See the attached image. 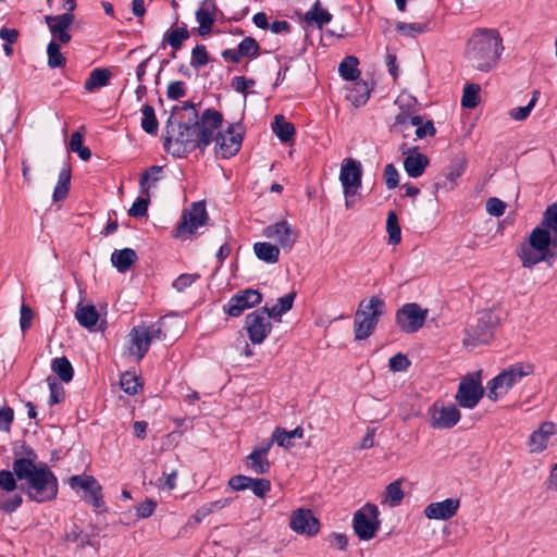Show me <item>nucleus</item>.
I'll list each match as a JSON object with an SVG mask.
<instances>
[{
    "label": "nucleus",
    "instance_id": "nucleus-1",
    "mask_svg": "<svg viewBox=\"0 0 557 557\" xmlns=\"http://www.w3.org/2000/svg\"><path fill=\"white\" fill-rule=\"evenodd\" d=\"M222 124L223 115L215 109L208 108L199 115L191 101L174 106L165 123L163 148L174 158H186L195 150L203 153L215 141V153L230 159L240 150L244 132H235L242 128V123H231L221 132Z\"/></svg>",
    "mask_w": 557,
    "mask_h": 557
},
{
    "label": "nucleus",
    "instance_id": "nucleus-2",
    "mask_svg": "<svg viewBox=\"0 0 557 557\" xmlns=\"http://www.w3.org/2000/svg\"><path fill=\"white\" fill-rule=\"evenodd\" d=\"M13 470L20 481L26 480V487L21 484L28 498L36 503L53 500L59 491L58 478L47 463L41 462L39 467L30 461L14 459Z\"/></svg>",
    "mask_w": 557,
    "mask_h": 557
},
{
    "label": "nucleus",
    "instance_id": "nucleus-3",
    "mask_svg": "<svg viewBox=\"0 0 557 557\" xmlns=\"http://www.w3.org/2000/svg\"><path fill=\"white\" fill-rule=\"evenodd\" d=\"M503 39L495 29H480L468 40L466 54L472 66L481 72L491 71L504 49Z\"/></svg>",
    "mask_w": 557,
    "mask_h": 557
},
{
    "label": "nucleus",
    "instance_id": "nucleus-4",
    "mask_svg": "<svg viewBox=\"0 0 557 557\" xmlns=\"http://www.w3.org/2000/svg\"><path fill=\"white\" fill-rule=\"evenodd\" d=\"M386 304L379 296H372L368 300L359 302L354 318L355 339H367L375 330L380 317L384 314Z\"/></svg>",
    "mask_w": 557,
    "mask_h": 557
},
{
    "label": "nucleus",
    "instance_id": "nucleus-5",
    "mask_svg": "<svg viewBox=\"0 0 557 557\" xmlns=\"http://www.w3.org/2000/svg\"><path fill=\"white\" fill-rule=\"evenodd\" d=\"M548 240L549 237L546 232L531 231L528 242L522 243L517 250V256L523 268L532 269L541 262H544L546 267L550 265L549 259L553 247Z\"/></svg>",
    "mask_w": 557,
    "mask_h": 557
},
{
    "label": "nucleus",
    "instance_id": "nucleus-6",
    "mask_svg": "<svg viewBox=\"0 0 557 557\" xmlns=\"http://www.w3.org/2000/svg\"><path fill=\"white\" fill-rule=\"evenodd\" d=\"M534 372V366L532 363H515L508 369L503 370L494 379L487 383V397L495 401L499 397L506 395L508 391L522 377L528 376Z\"/></svg>",
    "mask_w": 557,
    "mask_h": 557
},
{
    "label": "nucleus",
    "instance_id": "nucleus-7",
    "mask_svg": "<svg viewBox=\"0 0 557 557\" xmlns=\"http://www.w3.org/2000/svg\"><path fill=\"white\" fill-rule=\"evenodd\" d=\"M499 317L492 310H485L480 313L475 324L467 330V336L463 338L466 346H476L488 344L494 337V331L499 324Z\"/></svg>",
    "mask_w": 557,
    "mask_h": 557
},
{
    "label": "nucleus",
    "instance_id": "nucleus-8",
    "mask_svg": "<svg viewBox=\"0 0 557 557\" xmlns=\"http://www.w3.org/2000/svg\"><path fill=\"white\" fill-rule=\"evenodd\" d=\"M379 508L374 504H366L354 515L352 527L356 535L362 541H369L375 536L380 529Z\"/></svg>",
    "mask_w": 557,
    "mask_h": 557
},
{
    "label": "nucleus",
    "instance_id": "nucleus-9",
    "mask_svg": "<svg viewBox=\"0 0 557 557\" xmlns=\"http://www.w3.org/2000/svg\"><path fill=\"white\" fill-rule=\"evenodd\" d=\"M268 307H261L248 313L245 319V329L248 338L255 345L262 344L272 331Z\"/></svg>",
    "mask_w": 557,
    "mask_h": 557
},
{
    "label": "nucleus",
    "instance_id": "nucleus-10",
    "mask_svg": "<svg viewBox=\"0 0 557 557\" xmlns=\"http://www.w3.org/2000/svg\"><path fill=\"white\" fill-rule=\"evenodd\" d=\"M209 220V215L203 201L193 202L189 209H185L175 227V237H185L194 232Z\"/></svg>",
    "mask_w": 557,
    "mask_h": 557
},
{
    "label": "nucleus",
    "instance_id": "nucleus-11",
    "mask_svg": "<svg viewBox=\"0 0 557 557\" xmlns=\"http://www.w3.org/2000/svg\"><path fill=\"white\" fill-rule=\"evenodd\" d=\"M426 315V309H422L416 302H408L396 311L395 320L401 332L412 334L423 326Z\"/></svg>",
    "mask_w": 557,
    "mask_h": 557
},
{
    "label": "nucleus",
    "instance_id": "nucleus-12",
    "mask_svg": "<svg viewBox=\"0 0 557 557\" xmlns=\"http://www.w3.org/2000/svg\"><path fill=\"white\" fill-rule=\"evenodd\" d=\"M483 396L484 388L481 384L480 375L478 374V377H473L468 374L461 379L455 399L460 407L472 409Z\"/></svg>",
    "mask_w": 557,
    "mask_h": 557
},
{
    "label": "nucleus",
    "instance_id": "nucleus-13",
    "mask_svg": "<svg viewBox=\"0 0 557 557\" xmlns=\"http://www.w3.org/2000/svg\"><path fill=\"white\" fill-rule=\"evenodd\" d=\"M262 301V294L252 288H246L237 292L223 306V311L230 317H239L246 309L253 308Z\"/></svg>",
    "mask_w": 557,
    "mask_h": 557
},
{
    "label": "nucleus",
    "instance_id": "nucleus-14",
    "mask_svg": "<svg viewBox=\"0 0 557 557\" xmlns=\"http://www.w3.org/2000/svg\"><path fill=\"white\" fill-rule=\"evenodd\" d=\"M263 235L267 238L274 239L284 251H290L299 237V232L293 228L287 221L282 220L268 225Z\"/></svg>",
    "mask_w": 557,
    "mask_h": 557
},
{
    "label": "nucleus",
    "instance_id": "nucleus-15",
    "mask_svg": "<svg viewBox=\"0 0 557 557\" xmlns=\"http://www.w3.org/2000/svg\"><path fill=\"white\" fill-rule=\"evenodd\" d=\"M467 163V159L463 156L453 159L450 164L436 177L433 184L434 191L453 190L457 185V180L465 173Z\"/></svg>",
    "mask_w": 557,
    "mask_h": 557
},
{
    "label": "nucleus",
    "instance_id": "nucleus-16",
    "mask_svg": "<svg viewBox=\"0 0 557 557\" xmlns=\"http://www.w3.org/2000/svg\"><path fill=\"white\" fill-rule=\"evenodd\" d=\"M293 531L308 536L315 535L320 530V521L311 509L299 508L293 511L289 520Z\"/></svg>",
    "mask_w": 557,
    "mask_h": 557
},
{
    "label": "nucleus",
    "instance_id": "nucleus-17",
    "mask_svg": "<svg viewBox=\"0 0 557 557\" xmlns=\"http://www.w3.org/2000/svg\"><path fill=\"white\" fill-rule=\"evenodd\" d=\"M429 413L431 416V426L434 429H450L455 426L461 418L459 409L454 404L441 407L433 404L429 409Z\"/></svg>",
    "mask_w": 557,
    "mask_h": 557
},
{
    "label": "nucleus",
    "instance_id": "nucleus-18",
    "mask_svg": "<svg viewBox=\"0 0 557 557\" xmlns=\"http://www.w3.org/2000/svg\"><path fill=\"white\" fill-rule=\"evenodd\" d=\"M228 486L234 491H245L251 488L253 494L263 498L271 490V482L264 478H250L247 475L238 474L228 480Z\"/></svg>",
    "mask_w": 557,
    "mask_h": 557
},
{
    "label": "nucleus",
    "instance_id": "nucleus-19",
    "mask_svg": "<svg viewBox=\"0 0 557 557\" xmlns=\"http://www.w3.org/2000/svg\"><path fill=\"white\" fill-rule=\"evenodd\" d=\"M361 178L362 169L360 162L352 158L345 159L339 173L344 194H348L349 188L359 189L361 187Z\"/></svg>",
    "mask_w": 557,
    "mask_h": 557
},
{
    "label": "nucleus",
    "instance_id": "nucleus-20",
    "mask_svg": "<svg viewBox=\"0 0 557 557\" xmlns=\"http://www.w3.org/2000/svg\"><path fill=\"white\" fill-rule=\"evenodd\" d=\"M45 21L53 38L58 39L61 44L71 41V35L67 30L74 22V14L65 12L60 15H47Z\"/></svg>",
    "mask_w": 557,
    "mask_h": 557
},
{
    "label": "nucleus",
    "instance_id": "nucleus-21",
    "mask_svg": "<svg viewBox=\"0 0 557 557\" xmlns=\"http://www.w3.org/2000/svg\"><path fill=\"white\" fill-rule=\"evenodd\" d=\"M460 502L457 498H446L443 502L431 503L424 508V515L432 520H448L456 516Z\"/></svg>",
    "mask_w": 557,
    "mask_h": 557
},
{
    "label": "nucleus",
    "instance_id": "nucleus-22",
    "mask_svg": "<svg viewBox=\"0 0 557 557\" xmlns=\"http://www.w3.org/2000/svg\"><path fill=\"white\" fill-rule=\"evenodd\" d=\"M557 433V424L552 421H545L539 429L533 431L529 437L530 453H541L547 447L549 436Z\"/></svg>",
    "mask_w": 557,
    "mask_h": 557
},
{
    "label": "nucleus",
    "instance_id": "nucleus-23",
    "mask_svg": "<svg viewBox=\"0 0 557 557\" xmlns=\"http://www.w3.org/2000/svg\"><path fill=\"white\" fill-rule=\"evenodd\" d=\"M218 10L215 0H205L202 5L196 11V20L199 23L197 33L199 36H207L215 22V11Z\"/></svg>",
    "mask_w": 557,
    "mask_h": 557
},
{
    "label": "nucleus",
    "instance_id": "nucleus-24",
    "mask_svg": "<svg viewBox=\"0 0 557 557\" xmlns=\"http://www.w3.org/2000/svg\"><path fill=\"white\" fill-rule=\"evenodd\" d=\"M418 147L412 151L414 153L408 154L404 160V169L410 177L417 178L421 176L430 163L429 158L420 152H417Z\"/></svg>",
    "mask_w": 557,
    "mask_h": 557
},
{
    "label": "nucleus",
    "instance_id": "nucleus-25",
    "mask_svg": "<svg viewBox=\"0 0 557 557\" xmlns=\"http://www.w3.org/2000/svg\"><path fill=\"white\" fill-rule=\"evenodd\" d=\"M189 36L190 32L187 29L186 24H183L182 27L171 28L165 32L161 46L164 47L169 45L173 49L171 57L174 59L176 58V51L183 47L184 41L187 40Z\"/></svg>",
    "mask_w": 557,
    "mask_h": 557
},
{
    "label": "nucleus",
    "instance_id": "nucleus-26",
    "mask_svg": "<svg viewBox=\"0 0 557 557\" xmlns=\"http://www.w3.org/2000/svg\"><path fill=\"white\" fill-rule=\"evenodd\" d=\"M332 18L333 15L322 7L320 0H317L311 9L304 15V21L308 25H315L319 29H322Z\"/></svg>",
    "mask_w": 557,
    "mask_h": 557
},
{
    "label": "nucleus",
    "instance_id": "nucleus-27",
    "mask_svg": "<svg viewBox=\"0 0 557 557\" xmlns=\"http://www.w3.org/2000/svg\"><path fill=\"white\" fill-rule=\"evenodd\" d=\"M137 260L138 256L132 248L116 249L111 255L112 265L115 267L120 273H125Z\"/></svg>",
    "mask_w": 557,
    "mask_h": 557
},
{
    "label": "nucleus",
    "instance_id": "nucleus-28",
    "mask_svg": "<svg viewBox=\"0 0 557 557\" xmlns=\"http://www.w3.org/2000/svg\"><path fill=\"white\" fill-rule=\"evenodd\" d=\"M352 88L349 89L346 99L349 100L356 108L367 103L370 98L372 88L364 81H354Z\"/></svg>",
    "mask_w": 557,
    "mask_h": 557
},
{
    "label": "nucleus",
    "instance_id": "nucleus-29",
    "mask_svg": "<svg viewBox=\"0 0 557 557\" xmlns=\"http://www.w3.org/2000/svg\"><path fill=\"white\" fill-rule=\"evenodd\" d=\"M304 429L296 426L292 431H286L283 428L276 426L272 433V442H275L280 447L290 448L294 446V438H302Z\"/></svg>",
    "mask_w": 557,
    "mask_h": 557
},
{
    "label": "nucleus",
    "instance_id": "nucleus-30",
    "mask_svg": "<svg viewBox=\"0 0 557 557\" xmlns=\"http://www.w3.org/2000/svg\"><path fill=\"white\" fill-rule=\"evenodd\" d=\"M71 166L69 164H65L59 173L58 183L53 190L52 197L55 202L62 201L67 197L71 186Z\"/></svg>",
    "mask_w": 557,
    "mask_h": 557
},
{
    "label": "nucleus",
    "instance_id": "nucleus-31",
    "mask_svg": "<svg viewBox=\"0 0 557 557\" xmlns=\"http://www.w3.org/2000/svg\"><path fill=\"white\" fill-rule=\"evenodd\" d=\"M257 258L267 263H276L280 257V247L267 242H258L253 245Z\"/></svg>",
    "mask_w": 557,
    "mask_h": 557
},
{
    "label": "nucleus",
    "instance_id": "nucleus-32",
    "mask_svg": "<svg viewBox=\"0 0 557 557\" xmlns=\"http://www.w3.org/2000/svg\"><path fill=\"white\" fill-rule=\"evenodd\" d=\"M111 75L112 73L109 69H94L85 81L84 88L87 91H94L97 88L104 87L109 84Z\"/></svg>",
    "mask_w": 557,
    "mask_h": 557
},
{
    "label": "nucleus",
    "instance_id": "nucleus-33",
    "mask_svg": "<svg viewBox=\"0 0 557 557\" xmlns=\"http://www.w3.org/2000/svg\"><path fill=\"white\" fill-rule=\"evenodd\" d=\"M272 129L282 143H289L296 133L295 126L287 122L283 115L274 116Z\"/></svg>",
    "mask_w": 557,
    "mask_h": 557
},
{
    "label": "nucleus",
    "instance_id": "nucleus-34",
    "mask_svg": "<svg viewBox=\"0 0 557 557\" xmlns=\"http://www.w3.org/2000/svg\"><path fill=\"white\" fill-rule=\"evenodd\" d=\"M129 336L133 347L136 348L135 354H137L138 358L141 359L150 347L149 337L145 332V326L133 327Z\"/></svg>",
    "mask_w": 557,
    "mask_h": 557
},
{
    "label": "nucleus",
    "instance_id": "nucleus-35",
    "mask_svg": "<svg viewBox=\"0 0 557 557\" xmlns=\"http://www.w3.org/2000/svg\"><path fill=\"white\" fill-rule=\"evenodd\" d=\"M75 318L82 326L90 330L97 324L99 313L94 305L78 306Z\"/></svg>",
    "mask_w": 557,
    "mask_h": 557
},
{
    "label": "nucleus",
    "instance_id": "nucleus-36",
    "mask_svg": "<svg viewBox=\"0 0 557 557\" xmlns=\"http://www.w3.org/2000/svg\"><path fill=\"white\" fill-rule=\"evenodd\" d=\"M532 231L544 233H547V231H553L554 233H557V201L547 206L543 212L540 224Z\"/></svg>",
    "mask_w": 557,
    "mask_h": 557
},
{
    "label": "nucleus",
    "instance_id": "nucleus-37",
    "mask_svg": "<svg viewBox=\"0 0 557 557\" xmlns=\"http://www.w3.org/2000/svg\"><path fill=\"white\" fill-rule=\"evenodd\" d=\"M163 171V166L161 165H152L146 171H144L140 175L139 186L141 194L149 196V190L152 186L156 185L157 182L161 180V173Z\"/></svg>",
    "mask_w": 557,
    "mask_h": 557
},
{
    "label": "nucleus",
    "instance_id": "nucleus-38",
    "mask_svg": "<svg viewBox=\"0 0 557 557\" xmlns=\"http://www.w3.org/2000/svg\"><path fill=\"white\" fill-rule=\"evenodd\" d=\"M359 60L355 55H347L338 66L341 76L346 81H356L360 74Z\"/></svg>",
    "mask_w": 557,
    "mask_h": 557
},
{
    "label": "nucleus",
    "instance_id": "nucleus-39",
    "mask_svg": "<svg viewBox=\"0 0 557 557\" xmlns=\"http://www.w3.org/2000/svg\"><path fill=\"white\" fill-rule=\"evenodd\" d=\"M51 369L62 382L67 383L72 381L74 370L66 357L54 358L51 362Z\"/></svg>",
    "mask_w": 557,
    "mask_h": 557
},
{
    "label": "nucleus",
    "instance_id": "nucleus-40",
    "mask_svg": "<svg viewBox=\"0 0 557 557\" xmlns=\"http://www.w3.org/2000/svg\"><path fill=\"white\" fill-rule=\"evenodd\" d=\"M143 119L141 128L149 135H157L159 129V123L156 117V112L152 106L144 104L141 108Z\"/></svg>",
    "mask_w": 557,
    "mask_h": 557
},
{
    "label": "nucleus",
    "instance_id": "nucleus-41",
    "mask_svg": "<svg viewBox=\"0 0 557 557\" xmlns=\"http://www.w3.org/2000/svg\"><path fill=\"white\" fill-rule=\"evenodd\" d=\"M296 298V292H290L286 294L285 296L277 299V304L272 306L271 308H268V311L270 313V317L273 319L281 318L283 314L288 312L294 305V300Z\"/></svg>",
    "mask_w": 557,
    "mask_h": 557
},
{
    "label": "nucleus",
    "instance_id": "nucleus-42",
    "mask_svg": "<svg viewBox=\"0 0 557 557\" xmlns=\"http://www.w3.org/2000/svg\"><path fill=\"white\" fill-rule=\"evenodd\" d=\"M47 64L50 69L64 67L66 58L61 52V47L54 40H51L47 46Z\"/></svg>",
    "mask_w": 557,
    "mask_h": 557
},
{
    "label": "nucleus",
    "instance_id": "nucleus-43",
    "mask_svg": "<svg viewBox=\"0 0 557 557\" xmlns=\"http://www.w3.org/2000/svg\"><path fill=\"white\" fill-rule=\"evenodd\" d=\"M386 232L388 234V244L398 245L401 240V228L395 211L391 210L386 218Z\"/></svg>",
    "mask_w": 557,
    "mask_h": 557
},
{
    "label": "nucleus",
    "instance_id": "nucleus-44",
    "mask_svg": "<svg viewBox=\"0 0 557 557\" xmlns=\"http://www.w3.org/2000/svg\"><path fill=\"white\" fill-rule=\"evenodd\" d=\"M480 90L479 84L471 83L466 85L461 97V106L467 109L475 108L480 103Z\"/></svg>",
    "mask_w": 557,
    "mask_h": 557
},
{
    "label": "nucleus",
    "instance_id": "nucleus-45",
    "mask_svg": "<svg viewBox=\"0 0 557 557\" xmlns=\"http://www.w3.org/2000/svg\"><path fill=\"white\" fill-rule=\"evenodd\" d=\"M247 466L257 474H265L271 468L270 461L255 450L247 456Z\"/></svg>",
    "mask_w": 557,
    "mask_h": 557
},
{
    "label": "nucleus",
    "instance_id": "nucleus-46",
    "mask_svg": "<svg viewBox=\"0 0 557 557\" xmlns=\"http://www.w3.org/2000/svg\"><path fill=\"white\" fill-rule=\"evenodd\" d=\"M238 54L242 58L256 59L260 53V45L253 37H245L238 44Z\"/></svg>",
    "mask_w": 557,
    "mask_h": 557
},
{
    "label": "nucleus",
    "instance_id": "nucleus-47",
    "mask_svg": "<svg viewBox=\"0 0 557 557\" xmlns=\"http://www.w3.org/2000/svg\"><path fill=\"white\" fill-rule=\"evenodd\" d=\"M69 149L73 152H77L78 157L83 161H88L91 157V151L88 147L83 144V135L79 132H75L72 134Z\"/></svg>",
    "mask_w": 557,
    "mask_h": 557
},
{
    "label": "nucleus",
    "instance_id": "nucleus-48",
    "mask_svg": "<svg viewBox=\"0 0 557 557\" xmlns=\"http://www.w3.org/2000/svg\"><path fill=\"white\" fill-rule=\"evenodd\" d=\"M429 22L425 23H405L398 22L396 24V30L404 34L407 37L414 38L416 36L425 33Z\"/></svg>",
    "mask_w": 557,
    "mask_h": 557
},
{
    "label": "nucleus",
    "instance_id": "nucleus-49",
    "mask_svg": "<svg viewBox=\"0 0 557 557\" xmlns=\"http://www.w3.org/2000/svg\"><path fill=\"white\" fill-rule=\"evenodd\" d=\"M385 495L391 507L398 506L405 497V493L401 490V481L397 480L389 483L385 488Z\"/></svg>",
    "mask_w": 557,
    "mask_h": 557
},
{
    "label": "nucleus",
    "instance_id": "nucleus-50",
    "mask_svg": "<svg viewBox=\"0 0 557 557\" xmlns=\"http://www.w3.org/2000/svg\"><path fill=\"white\" fill-rule=\"evenodd\" d=\"M17 481H20L16 478L15 471L12 469H2L0 470V491L4 493H12L14 492L18 485Z\"/></svg>",
    "mask_w": 557,
    "mask_h": 557
},
{
    "label": "nucleus",
    "instance_id": "nucleus-51",
    "mask_svg": "<svg viewBox=\"0 0 557 557\" xmlns=\"http://www.w3.org/2000/svg\"><path fill=\"white\" fill-rule=\"evenodd\" d=\"M540 97V91L534 90L532 92V98L529 101V103L524 107H518L509 112V116L515 121H524L531 113L532 109L534 108L537 99Z\"/></svg>",
    "mask_w": 557,
    "mask_h": 557
},
{
    "label": "nucleus",
    "instance_id": "nucleus-52",
    "mask_svg": "<svg viewBox=\"0 0 557 557\" xmlns=\"http://www.w3.org/2000/svg\"><path fill=\"white\" fill-rule=\"evenodd\" d=\"M408 116L404 114H397L394 123L391 126V132L400 134L403 137H411L414 134V129L408 123Z\"/></svg>",
    "mask_w": 557,
    "mask_h": 557
},
{
    "label": "nucleus",
    "instance_id": "nucleus-53",
    "mask_svg": "<svg viewBox=\"0 0 557 557\" xmlns=\"http://www.w3.org/2000/svg\"><path fill=\"white\" fill-rule=\"evenodd\" d=\"M120 385L121 388L131 396L136 395L138 387L141 386L139 383V377L131 372H125L122 374Z\"/></svg>",
    "mask_w": 557,
    "mask_h": 557
},
{
    "label": "nucleus",
    "instance_id": "nucleus-54",
    "mask_svg": "<svg viewBox=\"0 0 557 557\" xmlns=\"http://www.w3.org/2000/svg\"><path fill=\"white\" fill-rule=\"evenodd\" d=\"M209 62V54L205 45H197L191 51L190 66L200 69Z\"/></svg>",
    "mask_w": 557,
    "mask_h": 557
},
{
    "label": "nucleus",
    "instance_id": "nucleus-55",
    "mask_svg": "<svg viewBox=\"0 0 557 557\" xmlns=\"http://www.w3.org/2000/svg\"><path fill=\"white\" fill-rule=\"evenodd\" d=\"M84 500H86L88 504H91L96 508H100L104 505L103 496H102V487L97 482L95 484V487H90L85 494H84Z\"/></svg>",
    "mask_w": 557,
    "mask_h": 557
},
{
    "label": "nucleus",
    "instance_id": "nucleus-56",
    "mask_svg": "<svg viewBox=\"0 0 557 557\" xmlns=\"http://www.w3.org/2000/svg\"><path fill=\"white\" fill-rule=\"evenodd\" d=\"M150 203V195L147 197H138L128 210V215L133 218H141L147 214Z\"/></svg>",
    "mask_w": 557,
    "mask_h": 557
},
{
    "label": "nucleus",
    "instance_id": "nucleus-57",
    "mask_svg": "<svg viewBox=\"0 0 557 557\" xmlns=\"http://www.w3.org/2000/svg\"><path fill=\"white\" fill-rule=\"evenodd\" d=\"M48 384L50 389V406L61 403L64 399L65 395L63 386L60 383H58L53 377H48Z\"/></svg>",
    "mask_w": 557,
    "mask_h": 557
},
{
    "label": "nucleus",
    "instance_id": "nucleus-58",
    "mask_svg": "<svg viewBox=\"0 0 557 557\" xmlns=\"http://www.w3.org/2000/svg\"><path fill=\"white\" fill-rule=\"evenodd\" d=\"M69 482L72 488L81 487L86 493L90 487H95L97 480L92 475H73Z\"/></svg>",
    "mask_w": 557,
    "mask_h": 557
},
{
    "label": "nucleus",
    "instance_id": "nucleus-59",
    "mask_svg": "<svg viewBox=\"0 0 557 557\" xmlns=\"http://www.w3.org/2000/svg\"><path fill=\"white\" fill-rule=\"evenodd\" d=\"M200 278V274L198 273H184L181 274L176 280H174L172 286L174 289H176L178 293L184 292L187 287L193 285L196 281Z\"/></svg>",
    "mask_w": 557,
    "mask_h": 557
},
{
    "label": "nucleus",
    "instance_id": "nucleus-60",
    "mask_svg": "<svg viewBox=\"0 0 557 557\" xmlns=\"http://www.w3.org/2000/svg\"><path fill=\"white\" fill-rule=\"evenodd\" d=\"M388 364L392 371L401 372L406 371L411 362L406 355L398 352L389 358Z\"/></svg>",
    "mask_w": 557,
    "mask_h": 557
},
{
    "label": "nucleus",
    "instance_id": "nucleus-61",
    "mask_svg": "<svg viewBox=\"0 0 557 557\" xmlns=\"http://www.w3.org/2000/svg\"><path fill=\"white\" fill-rule=\"evenodd\" d=\"M186 95L185 83L183 81H173L168 85L166 97L170 100H178Z\"/></svg>",
    "mask_w": 557,
    "mask_h": 557
},
{
    "label": "nucleus",
    "instance_id": "nucleus-62",
    "mask_svg": "<svg viewBox=\"0 0 557 557\" xmlns=\"http://www.w3.org/2000/svg\"><path fill=\"white\" fill-rule=\"evenodd\" d=\"M506 203L496 197H491L486 201V211L490 215L499 218L506 211Z\"/></svg>",
    "mask_w": 557,
    "mask_h": 557
},
{
    "label": "nucleus",
    "instance_id": "nucleus-63",
    "mask_svg": "<svg viewBox=\"0 0 557 557\" xmlns=\"http://www.w3.org/2000/svg\"><path fill=\"white\" fill-rule=\"evenodd\" d=\"M384 181H385V184H386V187L388 189H394L398 186L399 184V174H398V171L397 169L395 168V165L393 163H389L387 165H385V169H384Z\"/></svg>",
    "mask_w": 557,
    "mask_h": 557
},
{
    "label": "nucleus",
    "instance_id": "nucleus-64",
    "mask_svg": "<svg viewBox=\"0 0 557 557\" xmlns=\"http://www.w3.org/2000/svg\"><path fill=\"white\" fill-rule=\"evenodd\" d=\"M22 496L20 494H14L13 496L8 497L5 500L0 502V511L10 515L22 505Z\"/></svg>",
    "mask_w": 557,
    "mask_h": 557
}]
</instances>
